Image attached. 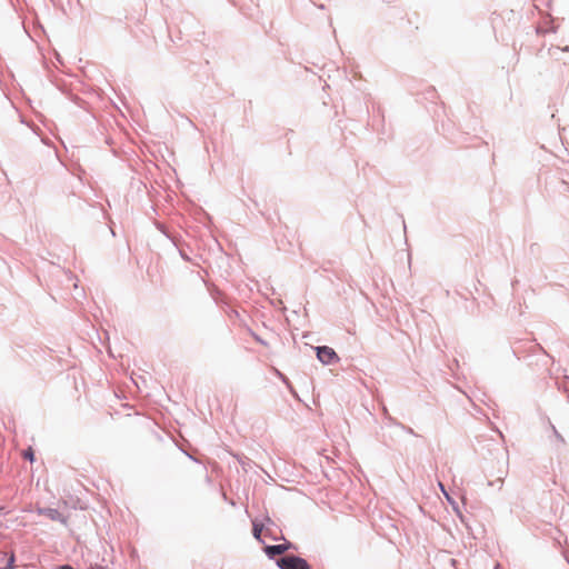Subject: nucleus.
Listing matches in <instances>:
<instances>
[{
	"label": "nucleus",
	"mask_w": 569,
	"mask_h": 569,
	"mask_svg": "<svg viewBox=\"0 0 569 569\" xmlns=\"http://www.w3.org/2000/svg\"><path fill=\"white\" fill-rule=\"evenodd\" d=\"M280 569H311L308 562L297 556H286L277 561Z\"/></svg>",
	"instance_id": "f257e3e1"
},
{
	"label": "nucleus",
	"mask_w": 569,
	"mask_h": 569,
	"mask_svg": "<svg viewBox=\"0 0 569 569\" xmlns=\"http://www.w3.org/2000/svg\"><path fill=\"white\" fill-rule=\"evenodd\" d=\"M291 547L290 543L274 545L266 547L264 551L268 557L273 558L277 555L284 553Z\"/></svg>",
	"instance_id": "f03ea898"
},
{
	"label": "nucleus",
	"mask_w": 569,
	"mask_h": 569,
	"mask_svg": "<svg viewBox=\"0 0 569 569\" xmlns=\"http://www.w3.org/2000/svg\"><path fill=\"white\" fill-rule=\"evenodd\" d=\"M316 350H317V356H329V357L337 356L335 350L329 347H317Z\"/></svg>",
	"instance_id": "7ed1b4c3"
},
{
	"label": "nucleus",
	"mask_w": 569,
	"mask_h": 569,
	"mask_svg": "<svg viewBox=\"0 0 569 569\" xmlns=\"http://www.w3.org/2000/svg\"><path fill=\"white\" fill-rule=\"evenodd\" d=\"M261 531H262V526L259 525V523L253 522V536H254V538L260 539Z\"/></svg>",
	"instance_id": "20e7f679"
},
{
	"label": "nucleus",
	"mask_w": 569,
	"mask_h": 569,
	"mask_svg": "<svg viewBox=\"0 0 569 569\" xmlns=\"http://www.w3.org/2000/svg\"><path fill=\"white\" fill-rule=\"evenodd\" d=\"M23 458L30 460V461H33L34 459V453H33V450L31 448H28L27 450L23 451Z\"/></svg>",
	"instance_id": "39448f33"
},
{
	"label": "nucleus",
	"mask_w": 569,
	"mask_h": 569,
	"mask_svg": "<svg viewBox=\"0 0 569 569\" xmlns=\"http://www.w3.org/2000/svg\"><path fill=\"white\" fill-rule=\"evenodd\" d=\"M2 569H14V555L13 553L10 555L7 566L3 567Z\"/></svg>",
	"instance_id": "423d86ee"
},
{
	"label": "nucleus",
	"mask_w": 569,
	"mask_h": 569,
	"mask_svg": "<svg viewBox=\"0 0 569 569\" xmlns=\"http://www.w3.org/2000/svg\"><path fill=\"white\" fill-rule=\"evenodd\" d=\"M58 569H73V568L71 566L66 565V566L59 567Z\"/></svg>",
	"instance_id": "0eeeda50"
}]
</instances>
